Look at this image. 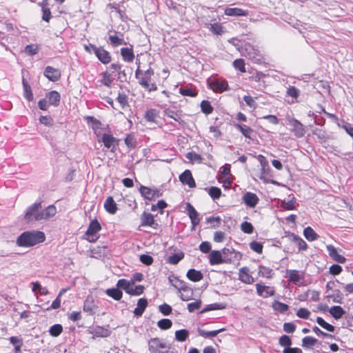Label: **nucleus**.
<instances>
[{"mask_svg": "<svg viewBox=\"0 0 353 353\" xmlns=\"http://www.w3.org/2000/svg\"><path fill=\"white\" fill-rule=\"evenodd\" d=\"M57 213L56 207L50 205L42 209L41 202H35L30 205L24 214V219L27 223H32L41 220H46L54 216Z\"/></svg>", "mask_w": 353, "mask_h": 353, "instance_id": "f257e3e1", "label": "nucleus"}, {"mask_svg": "<svg viewBox=\"0 0 353 353\" xmlns=\"http://www.w3.org/2000/svg\"><path fill=\"white\" fill-rule=\"evenodd\" d=\"M46 240L45 234L37 230H30L22 232L17 239L16 244L19 247L29 248Z\"/></svg>", "mask_w": 353, "mask_h": 353, "instance_id": "f03ea898", "label": "nucleus"}, {"mask_svg": "<svg viewBox=\"0 0 353 353\" xmlns=\"http://www.w3.org/2000/svg\"><path fill=\"white\" fill-rule=\"evenodd\" d=\"M148 348L150 353H160V349H170V345H167L159 338H152L148 341Z\"/></svg>", "mask_w": 353, "mask_h": 353, "instance_id": "7ed1b4c3", "label": "nucleus"}, {"mask_svg": "<svg viewBox=\"0 0 353 353\" xmlns=\"http://www.w3.org/2000/svg\"><path fill=\"white\" fill-rule=\"evenodd\" d=\"M242 53L245 54L248 59L252 60V61L254 63H260L262 60V57L259 51L255 49L250 44L245 45Z\"/></svg>", "mask_w": 353, "mask_h": 353, "instance_id": "20e7f679", "label": "nucleus"}, {"mask_svg": "<svg viewBox=\"0 0 353 353\" xmlns=\"http://www.w3.org/2000/svg\"><path fill=\"white\" fill-rule=\"evenodd\" d=\"M101 229L100 223L97 220H92L85 234L88 236V239L90 242H94L97 241V237H94L96 234Z\"/></svg>", "mask_w": 353, "mask_h": 353, "instance_id": "39448f33", "label": "nucleus"}, {"mask_svg": "<svg viewBox=\"0 0 353 353\" xmlns=\"http://www.w3.org/2000/svg\"><path fill=\"white\" fill-rule=\"evenodd\" d=\"M101 141L103 143L104 146L110 149V151L112 152H115L116 147L119 145V139L110 134H103L101 137Z\"/></svg>", "mask_w": 353, "mask_h": 353, "instance_id": "423d86ee", "label": "nucleus"}, {"mask_svg": "<svg viewBox=\"0 0 353 353\" xmlns=\"http://www.w3.org/2000/svg\"><path fill=\"white\" fill-rule=\"evenodd\" d=\"M289 125L291 126V130L294 132V135L301 138L305 135V130L303 125L297 119H292L289 121Z\"/></svg>", "mask_w": 353, "mask_h": 353, "instance_id": "0eeeda50", "label": "nucleus"}, {"mask_svg": "<svg viewBox=\"0 0 353 353\" xmlns=\"http://www.w3.org/2000/svg\"><path fill=\"white\" fill-rule=\"evenodd\" d=\"M210 264L212 265L228 263L231 261L230 259L223 256L219 251L213 250L210 254Z\"/></svg>", "mask_w": 353, "mask_h": 353, "instance_id": "6e6552de", "label": "nucleus"}, {"mask_svg": "<svg viewBox=\"0 0 353 353\" xmlns=\"http://www.w3.org/2000/svg\"><path fill=\"white\" fill-rule=\"evenodd\" d=\"M256 292L259 296H262L263 298H268L269 296H272L274 295L275 290L273 289V288H271L270 286L261 285L259 283H257L256 285Z\"/></svg>", "mask_w": 353, "mask_h": 353, "instance_id": "1a4fd4ad", "label": "nucleus"}, {"mask_svg": "<svg viewBox=\"0 0 353 353\" xmlns=\"http://www.w3.org/2000/svg\"><path fill=\"white\" fill-rule=\"evenodd\" d=\"M94 54L98 59L103 64H108L111 61V56L110 52L105 50L102 47L94 48Z\"/></svg>", "mask_w": 353, "mask_h": 353, "instance_id": "9d476101", "label": "nucleus"}, {"mask_svg": "<svg viewBox=\"0 0 353 353\" xmlns=\"http://www.w3.org/2000/svg\"><path fill=\"white\" fill-rule=\"evenodd\" d=\"M245 204L251 208H254L259 203V199L257 195L254 193L248 192L243 196L242 198Z\"/></svg>", "mask_w": 353, "mask_h": 353, "instance_id": "9b49d317", "label": "nucleus"}, {"mask_svg": "<svg viewBox=\"0 0 353 353\" xmlns=\"http://www.w3.org/2000/svg\"><path fill=\"white\" fill-rule=\"evenodd\" d=\"M210 88L214 92H223L226 90H229V85L226 81L225 80H214L210 83Z\"/></svg>", "mask_w": 353, "mask_h": 353, "instance_id": "f8f14e48", "label": "nucleus"}, {"mask_svg": "<svg viewBox=\"0 0 353 353\" xmlns=\"http://www.w3.org/2000/svg\"><path fill=\"white\" fill-rule=\"evenodd\" d=\"M179 180L183 184H186L189 188H192L196 186V183L190 170H185L179 176Z\"/></svg>", "mask_w": 353, "mask_h": 353, "instance_id": "ddd939ff", "label": "nucleus"}, {"mask_svg": "<svg viewBox=\"0 0 353 353\" xmlns=\"http://www.w3.org/2000/svg\"><path fill=\"white\" fill-rule=\"evenodd\" d=\"M44 76L51 81H57L61 77V72L58 69L52 66H47L45 68Z\"/></svg>", "mask_w": 353, "mask_h": 353, "instance_id": "4468645a", "label": "nucleus"}, {"mask_svg": "<svg viewBox=\"0 0 353 353\" xmlns=\"http://www.w3.org/2000/svg\"><path fill=\"white\" fill-rule=\"evenodd\" d=\"M185 210L188 212L192 225H197L200 222V219L199 217V213L196 212L195 208L190 203H188L186 204Z\"/></svg>", "mask_w": 353, "mask_h": 353, "instance_id": "2eb2a0df", "label": "nucleus"}, {"mask_svg": "<svg viewBox=\"0 0 353 353\" xmlns=\"http://www.w3.org/2000/svg\"><path fill=\"white\" fill-rule=\"evenodd\" d=\"M141 226H151L154 228H157L158 224L154 222V216L150 213H147L144 212L141 217Z\"/></svg>", "mask_w": 353, "mask_h": 353, "instance_id": "dca6fc26", "label": "nucleus"}, {"mask_svg": "<svg viewBox=\"0 0 353 353\" xmlns=\"http://www.w3.org/2000/svg\"><path fill=\"white\" fill-rule=\"evenodd\" d=\"M327 250L330 256L339 263H344L346 261L345 256L339 254L336 249L332 245H327Z\"/></svg>", "mask_w": 353, "mask_h": 353, "instance_id": "f3484780", "label": "nucleus"}, {"mask_svg": "<svg viewBox=\"0 0 353 353\" xmlns=\"http://www.w3.org/2000/svg\"><path fill=\"white\" fill-rule=\"evenodd\" d=\"M224 14L230 17H246L248 15V11L239 8H226Z\"/></svg>", "mask_w": 353, "mask_h": 353, "instance_id": "a211bd4d", "label": "nucleus"}, {"mask_svg": "<svg viewBox=\"0 0 353 353\" xmlns=\"http://www.w3.org/2000/svg\"><path fill=\"white\" fill-rule=\"evenodd\" d=\"M154 70L152 68H149L143 72V76L139 79V84L144 88H148L151 77L154 75Z\"/></svg>", "mask_w": 353, "mask_h": 353, "instance_id": "6ab92c4d", "label": "nucleus"}, {"mask_svg": "<svg viewBox=\"0 0 353 353\" xmlns=\"http://www.w3.org/2000/svg\"><path fill=\"white\" fill-rule=\"evenodd\" d=\"M239 279L247 284H252L254 282V279L250 275L249 268L243 267L239 270Z\"/></svg>", "mask_w": 353, "mask_h": 353, "instance_id": "aec40b11", "label": "nucleus"}, {"mask_svg": "<svg viewBox=\"0 0 353 353\" xmlns=\"http://www.w3.org/2000/svg\"><path fill=\"white\" fill-rule=\"evenodd\" d=\"M104 208L105 210L111 214H114L117 211V204L112 196H108L104 202Z\"/></svg>", "mask_w": 353, "mask_h": 353, "instance_id": "412c9836", "label": "nucleus"}, {"mask_svg": "<svg viewBox=\"0 0 353 353\" xmlns=\"http://www.w3.org/2000/svg\"><path fill=\"white\" fill-rule=\"evenodd\" d=\"M148 304V300L145 298H141L137 301V307L134 308L133 312L135 316H141L144 312Z\"/></svg>", "mask_w": 353, "mask_h": 353, "instance_id": "4be33fe9", "label": "nucleus"}, {"mask_svg": "<svg viewBox=\"0 0 353 353\" xmlns=\"http://www.w3.org/2000/svg\"><path fill=\"white\" fill-rule=\"evenodd\" d=\"M169 283L179 290L181 292L183 288L187 284L184 281L179 279L177 276L174 274H171L168 276Z\"/></svg>", "mask_w": 353, "mask_h": 353, "instance_id": "5701e85b", "label": "nucleus"}, {"mask_svg": "<svg viewBox=\"0 0 353 353\" xmlns=\"http://www.w3.org/2000/svg\"><path fill=\"white\" fill-rule=\"evenodd\" d=\"M134 280L128 281L124 279H119L117 281V287L125 290V292L130 294V291L132 290Z\"/></svg>", "mask_w": 353, "mask_h": 353, "instance_id": "b1692460", "label": "nucleus"}, {"mask_svg": "<svg viewBox=\"0 0 353 353\" xmlns=\"http://www.w3.org/2000/svg\"><path fill=\"white\" fill-rule=\"evenodd\" d=\"M46 97L48 99V102L50 105L57 107L59 105L61 96L60 94L55 90H52L47 93Z\"/></svg>", "mask_w": 353, "mask_h": 353, "instance_id": "393cba45", "label": "nucleus"}, {"mask_svg": "<svg viewBox=\"0 0 353 353\" xmlns=\"http://www.w3.org/2000/svg\"><path fill=\"white\" fill-rule=\"evenodd\" d=\"M121 55L123 60L128 63L132 62L134 59V54L132 48H122Z\"/></svg>", "mask_w": 353, "mask_h": 353, "instance_id": "a878e982", "label": "nucleus"}, {"mask_svg": "<svg viewBox=\"0 0 353 353\" xmlns=\"http://www.w3.org/2000/svg\"><path fill=\"white\" fill-rule=\"evenodd\" d=\"M193 295V290L188 284H186L181 290V292L179 296L182 301H188L192 299Z\"/></svg>", "mask_w": 353, "mask_h": 353, "instance_id": "bb28decb", "label": "nucleus"}, {"mask_svg": "<svg viewBox=\"0 0 353 353\" xmlns=\"http://www.w3.org/2000/svg\"><path fill=\"white\" fill-rule=\"evenodd\" d=\"M188 279L193 282H197L201 281L203 275L201 271L195 269H190L186 274Z\"/></svg>", "mask_w": 353, "mask_h": 353, "instance_id": "cd10ccee", "label": "nucleus"}, {"mask_svg": "<svg viewBox=\"0 0 353 353\" xmlns=\"http://www.w3.org/2000/svg\"><path fill=\"white\" fill-rule=\"evenodd\" d=\"M119 288H109L105 290V293L109 296L116 301H119L122 298L123 292L119 289Z\"/></svg>", "mask_w": 353, "mask_h": 353, "instance_id": "c85d7f7f", "label": "nucleus"}, {"mask_svg": "<svg viewBox=\"0 0 353 353\" xmlns=\"http://www.w3.org/2000/svg\"><path fill=\"white\" fill-rule=\"evenodd\" d=\"M94 303L92 296H88L84 301L83 307V311L88 313L89 314H93L94 313Z\"/></svg>", "mask_w": 353, "mask_h": 353, "instance_id": "c756f323", "label": "nucleus"}, {"mask_svg": "<svg viewBox=\"0 0 353 353\" xmlns=\"http://www.w3.org/2000/svg\"><path fill=\"white\" fill-rule=\"evenodd\" d=\"M235 127L243 134L246 138L252 139V134L254 130L249 126L243 124H235Z\"/></svg>", "mask_w": 353, "mask_h": 353, "instance_id": "7c9ffc66", "label": "nucleus"}, {"mask_svg": "<svg viewBox=\"0 0 353 353\" xmlns=\"http://www.w3.org/2000/svg\"><path fill=\"white\" fill-rule=\"evenodd\" d=\"M91 333L96 337H108L110 334V331L103 327L98 326L94 328Z\"/></svg>", "mask_w": 353, "mask_h": 353, "instance_id": "2f4dec72", "label": "nucleus"}, {"mask_svg": "<svg viewBox=\"0 0 353 353\" xmlns=\"http://www.w3.org/2000/svg\"><path fill=\"white\" fill-rule=\"evenodd\" d=\"M225 330V328H221L217 330L213 331H205L202 329H198V333L200 336L205 337V338H212L216 336L219 333Z\"/></svg>", "mask_w": 353, "mask_h": 353, "instance_id": "473e14b6", "label": "nucleus"}, {"mask_svg": "<svg viewBox=\"0 0 353 353\" xmlns=\"http://www.w3.org/2000/svg\"><path fill=\"white\" fill-rule=\"evenodd\" d=\"M226 306V303H214L209 304L201 311V313H205L212 310H223L225 309Z\"/></svg>", "mask_w": 353, "mask_h": 353, "instance_id": "72a5a7b5", "label": "nucleus"}, {"mask_svg": "<svg viewBox=\"0 0 353 353\" xmlns=\"http://www.w3.org/2000/svg\"><path fill=\"white\" fill-rule=\"evenodd\" d=\"M303 235L305 239L309 241H313L319 238V235L310 226L305 228L303 230Z\"/></svg>", "mask_w": 353, "mask_h": 353, "instance_id": "f704fd0d", "label": "nucleus"}, {"mask_svg": "<svg viewBox=\"0 0 353 353\" xmlns=\"http://www.w3.org/2000/svg\"><path fill=\"white\" fill-rule=\"evenodd\" d=\"M290 239L292 241L294 242L298 247L299 248V250H305L307 248V245L305 243V241L302 239L299 236L292 233L290 235Z\"/></svg>", "mask_w": 353, "mask_h": 353, "instance_id": "c9c22d12", "label": "nucleus"}, {"mask_svg": "<svg viewBox=\"0 0 353 353\" xmlns=\"http://www.w3.org/2000/svg\"><path fill=\"white\" fill-rule=\"evenodd\" d=\"M330 314L335 319H339L345 314L344 310L339 305H334L329 310Z\"/></svg>", "mask_w": 353, "mask_h": 353, "instance_id": "e433bc0d", "label": "nucleus"}, {"mask_svg": "<svg viewBox=\"0 0 353 353\" xmlns=\"http://www.w3.org/2000/svg\"><path fill=\"white\" fill-rule=\"evenodd\" d=\"M258 274L262 277L271 279L273 275V270L270 268L263 265H259Z\"/></svg>", "mask_w": 353, "mask_h": 353, "instance_id": "4c0bfd02", "label": "nucleus"}, {"mask_svg": "<svg viewBox=\"0 0 353 353\" xmlns=\"http://www.w3.org/2000/svg\"><path fill=\"white\" fill-rule=\"evenodd\" d=\"M139 192L142 196L149 201L153 200L152 190L148 187L141 185L139 188Z\"/></svg>", "mask_w": 353, "mask_h": 353, "instance_id": "58836bf2", "label": "nucleus"}, {"mask_svg": "<svg viewBox=\"0 0 353 353\" xmlns=\"http://www.w3.org/2000/svg\"><path fill=\"white\" fill-rule=\"evenodd\" d=\"M189 336V331L181 329L175 332V339L179 342H184Z\"/></svg>", "mask_w": 353, "mask_h": 353, "instance_id": "ea45409f", "label": "nucleus"}, {"mask_svg": "<svg viewBox=\"0 0 353 353\" xmlns=\"http://www.w3.org/2000/svg\"><path fill=\"white\" fill-rule=\"evenodd\" d=\"M22 84L24 90V97L25 98L30 101L33 99V94L31 90V88L28 83L26 81L25 79L22 80Z\"/></svg>", "mask_w": 353, "mask_h": 353, "instance_id": "a19ab883", "label": "nucleus"}, {"mask_svg": "<svg viewBox=\"0 0 353 353\" xmlns=\"http://www.w3.org/2000/svg\"><path fill=\"white\" fill-rule=\"evenodd\" d=\"M287 274L288 275L289 280L294 283H298L302 279L299 271L296 270H288Z\"/></svg>", "mask_w": 353, "mask_h": 353, "instance_id": "79ce46f5", "label": "nucleus"}, {"mask_svg": "<svg viewBox=\"0 0 353 353\" xmlns=\"http://www.w3.org/2000/svg\"><path fill=\"white\" fill-rule=\"evenodd\" d=\"M158 117V112L155 109H150L145 113L144 118L149 122H156Z\"/></svg>", "mask_w": 353, "mask_h": 353, "instance_id": "37998d69", "label": "nucleus"}, {"mask_svg": "<svg viewBox=\"0 0 353 353\" xmlns=\"http://www.w3.org/2000/svg\"><path fill=\"white\" fill-rule=\"evenodd\" d=\"M272 307L274 310L278 311L281 313H284L289 309V306L287 304L277 301L273 303Z\"/></svg>", "mask_w": 353, "mask_h": 353, "instance_id": "c03bdc74", "label": "nucleus"}, {"mask_svg": "<svg viewBox=\"0 0 353 353\" xmlns=\"http://www.w3.org/2000/svg\"><path fill=\"white\" fill-rule=\"evenodd\" d=\"M109 40L111 43V45L113 47H117L121 45H125V42L122 38H119L116 34L114 35H110L109 36Z\"/></svg>", "mask_w": 353, "mask_h": 353, "instance_id": "a18cd8bd", "label": "nucleus"}, {"mask_svg": "<svg viewBox=\"0 0 353 353\" xmlns=\"http://www.w3.org/2000/svg\"><path fill=\"white\" fill-rule=\"evenodd\" d=\"M63 331L62 325L60 324H54L50 327L49 333L52 336L57 337Z\"/></svg>", "mask_w": 353, "mask_h": 353, "instance_id": "49530a36", "label": "nucleus"}, {"mask_svg": "<svg viewBox=\"0 0 353 353\" xmlns=\"http://www.w3.org/2000/svg\"><path fill=\"white\" fill-rule=\"evenodd\" d=\"M183 257L184 254L183 252L174 254L168 257V262L170 264L176 265Z\"/></svg>", "mask_w": 353, "mask_h": 353, "instance_id": "de8ad7c7", "label": "nucleus"}, {"mask_svg": "<svg viewBox=\"0 0 353 353\" xmlns=\"http://www.w3.org/2000/svg\"><path fill=\"white\" fill-rule=\"evenodd\" d=\"M201 111L205 114H210L213 112L214 108L208 101L203 100L201 103Z\"/></svg>", "mask_w": 353, "mask_h": 353, "instance_id": "09e8293b", "label": "nucleus"}, {"mask_svg": "<svg viewBox=\"0 0 353 353\" xmlns=\"http://www.w3.org/2000/svg\"><path fill=\"white\" fill-rule=\"evenodd\" d=\"M157 325L160 329L165 330L170 329L172 327V323L171 320L168 319H163L158 321Z\"/></svg>", "mask_w": 353, "mask_h": 353, "instance_id": "8fccbe9b", "label": "nucleus"}, {"mask_svg": "<svg viewBox=\"0 0 353 353\" xmlns=\"http://www.w3.org/2000/svg\"><path fill=\"white\" fill-rule=\"evenodd\" d=\"M223 26L219 23H211L210 30L215 34L221 35L223 33Z\"/></svg>", "mask_w": 353, "mask_h": 353, "instance_id": "3c124183", "label": "nucleus"}, {"mask_svg": "<svg viewBox=\"0 0 353 353\" xmlns=\"http://www.w3.org/2000/svg\"><path fill=\"white\" fill-rule=\"evenodd\" d=\"M317 342V339L312 336H305L302 339V346L303 347H310L314 345Z\"/></svg>", "mask_w": 353, "mask_h": 353, "instance_id": "603ef678", "label": "nucleus"}, {"mask_svg": "<svg viewBox=\"0 0 353 353\" xmlns=\"http://www.w3.org/2000/svg\"><path fill=\"white\" fill-rule=\"evenodd\" d=\"M24 52L28 55H34L39 52V46L37 44H30L25 47Z\"/></svg>", "mask_w": 353, "mask_h": 353, "instance_id": "864d4df0", "label": "nucleus"}, {"mask_svg": "<svg viewBox=\"0 0 353 353\" xmlns=\"http://www.w3.org/2000/svg\"><path fill=\"white\" fill-rule=\"evenodd\" d=\"M208 194L213 199H218L221 195V190L217 187L212 186L209 188Z\"/></svg>", "mask_w": 353, "mask_h": 353, "instance_id": "5fc2aeb1", "label": "nucleus"}, {"mask_svg": "<svg viewBox=\"0 0 353 353\" xmlns=\"http://www.w3.org/2000/svg\"><path fill=\"white\" fill-rule=\"evenodd\" d=\"M102 77H103V79H102V83L110 88L112 83V81H113V79L112 78L110 74H109L107 71L104 72L102 73Z\"/></svg>", "mask_w": 353, "mask_h": 353, "instance_id": "6e6d98bb", "label": "nucleus"}, {"mask_svg": "<svg viewBox=\"0 0 353 353\" xmlns=\"http://www.w3.org/2000/svg\"><path fill=\"white\" fill-rule=\"evenodd\" d=\"M279 344L285 348L291 347L292 340L288 335H283L279 339Z\"/></svg>", "mask_w": 353, "mask_h": 353, "instance_id": "4d7b16f0", "label": "nucleus"}, {"mask_svg": "<svg viewBox=\"0 0 353 353\" xmlns=\"http://www.w3.org/2000/svg\"><path fill=\"white\" fill-rule=\"evenodd\" d=\"M241 229L244 233L250 234L253 232L254 227L251 223L244 221L241 225Z\"/></svg>", "mask_w": 353, "mask_h": 353, "instance_id": "13d9d810", "label": "nucleus"}, {"mask_svg": "<svg viewBox=\"0 0 353 353\" xmlns=\"http://www.w3.org/2000/svg\"><path fill=\"white\" fill-rule=\"evenodd\" d=\"M233 66L235 68V69L239 70L241 72H245V62L242 59L234 60L233 62Z\"/></svg>", "mask_w": 353, "mask_h": 353, "instance_id": "bf43d9fd", "label": "nucleus"}, {"mask_svg": "<svg viewBox=\"0 0 353 353\" xmlns=\"http://www.w3.org/2000/svg\"><path fill=\"white\" fill-rule=\"evenodd\" d=\"M139 260L143 264L145 265H150L154 261L153 258L149 254L140 255Z\"/></svg>", "mask_w": 353, "mask_h": 353, "instance_id": "052dcab7", "label": "nucleus"}, {"mask_svg": "<svg viewBox=\"0 0 353 353\" xmlns=\"http://www.w3.org/2000/svg\"><path fill=\"white\" fill-rule=\"evenodd\" d=\"M179 92L183 96H188L192 97H196L197 94V93L195 91L188 88H181L179 89Z\"/></svg>", "mask_w": 353, "mask_h": 353, "instance_id": "680f3d73", "label": "nucleus"}, {"mask_svg": "<svg viewBox=\"0 0 353 353\" xmlns=\"http://www.w3.org/2000/svg\"><path fill=\"white\" fill-rule=\"evenodd\" d=\"M185 157L191 161H198V162H201V160H202V157H201L200 154H198L194 152H188L186 154H185Z\"/></svg>", "mask_w": 353, "mask_h": 353, "instance_id": "e2e57ef3", "label": "nucleus"}, {"mask_svg": "<svg viewBox=\"0 0 353 353\" xmlns=\"http://www.w3.org/2000/svg\"><path fill=\"white\" fill-rule=\"evenodd\" d=\"M250 248L258 254L262 253L263 245L257 241H252L250 243Z\"/></svg>", "mask_w": 353, "mask_h": 353, "instance_id": "0e129e2a", "label": "nucleus"}, {"mask_svg": "<svg viewBox=\"0 0 353 353\" xmlns=\"http://www.w3.org/2000/svg\"><path fill=\"white\" fill-rule=\"evenodd\" d=\"M159 310L163 315H165V316L169 315L172 312V307L167 303H163L162 305H160L159 306Z\"/></svg>", "mask_w": 353, "mask_h": 353, "instance_id": "69168bd1", "label": "nucleus"}, {"mask_svg": "<svg viewBox=\"0 0 353 353\" xmlns=\"http://www.w3.org/2000/svg\"><path fill=\"white\" fill-rule=\"evenodd\" d=\"M39 121L46 126H52L53 125V119L50 116H41Z\"/></svg>", "mask_w": 353, "mask_h": 353, "instance_id": "338daca9", "label": "nucleus"}, {"mask_svg": "<svg viewBox=\"0 0 353 353\" xmlns=\"http://www.w3.org/2000/svg\"><path fill=\"white\" fill-rule=\"evenodd\" d=\"M287 94L294 98V99H296L299 96V94H300V91L298 88H296V87L294 86H290L288 88V90H287Z\"/></svg>", "mask_w": 353, "mask_h": 353, "instance_id": "774afa93", "label": "nucleus"}]
</instances>
